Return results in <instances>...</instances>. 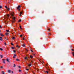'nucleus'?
I'll return each instance as SVG.
<instances>
[{"label": "nucleus", "mask_w": 74, "mask_h": 74, "mask_svg": "<svg viewBox=\"0 0 74 74\" xmlns=\"http://www.w3.org/2000/svg\"><path fill=\"white\" fill-rule=\"evenodd\" d=\"M20 28L21 27V25L20 26Z\"/></svg>", "instance_id": "obj_57"}, {"label": "nucleus", "mask_w": 74, "mask_h": 74, "mask_svg": "<svg viewBox=\"0 0 74 74\" xmlns=\"http://www.w3.org/2000/svg\"><path fill=\"white\" fill-rule=\"evenodd\" d=\"M12 73H14V72H13V71H12Z\"/></svg>", "instance_id": "obj_50"}, {"label": "nucleus", "mask_w": 74, "mask_h": 74, "mask_svg": "<svg viewBox=\"0 0 74 74\" xmlns=\"http://www.w3.org/2000/svg\"><path fill=\"white\" fill-rule=\"evenodd\" d=\"M72 54L73 56L74 57V52H72Z\"/></svg>", "instance_id": "obj_11"}, {"label": "nucleus", "mask_w": 74, "mask_h": 74, "mask_svg": "<svg viewBox=\"0 0 74 74\" xmlns=\"http://www.w3.org/2000/svg\"><path fill=\"white\" fill-rule=\"evenodd\" d=\"M0 50H1V51H3V49L1 48H0Z\"/></svg>", "instance_id": "obj_15"}, {"label": "nucleus", "mask_w": 74, "mask_h": 74, "mask_svg": "<svg viewBox=\"0 0 74 74\" xmlns=\"http://www.w3.org/2000/svg\"><path fill=\"white\" fill-rule=\"evenodd\" d=\"M14 14L13 12H12L11 14V15H12V16H14V14Z\"/></svg>", "instance_id": "obj_9"}, {"label": "nucleus", "mask_w": 74, "mask_h": 74, "mask_svg": "<svg viewBox=\"0 0 74 74\" xmlns=\"http://www.w3.org/2000/svg\"><path fill=\"white\" fill-rule=\"evenodd\" d=\"M1 74H5V73L4 72V71H1Z\"/></svg>", "instance_id": "obj_4"}, {"label": "nucleus", "mask_w": 74, "mask_h": 74, "mask_svg": "<svg viewBox=\"0 0 74 74\" xmlns=\"http://www.w3.org/2000/svg\"><path fill=\"white\" fill-rule=\"evenodd\" d=\"M4 44L5 45H7V44L6 43V42H5Z\"/></svg>", "instance_id": "obj_36"}, {"label": "nucleus", "mask_w": 74, "mask_h": 74, "mask_svg": "<svg viewBox=\"0 0 74 74\" xmlns=\"http://www.w3.org/2000/svg\"><path fill=\"white\" fill-rule=\"evenodd\" d=\"M30 64H29L28 65L29 66H31V65H32V63H31V62H30Z\"/></svg>", "instance_id": "obj_13"}, {"label": "nucleus", "mask_w": 74, "mask_h": 74, "mask_svg": "<svg viewBox=\"0 0 74 74\" xmlns=\"http://www.w3.org/2000/svg\"><path fill=\"white\" fill-rule=\"evenodd\" d=\"M5 61H3V63H5Z\"/></svg>", "instance_id": "obj_46"}, {"label": "nucleus", "mask_w": 74, "mask_h": 74, "mask_svg": "<svg viewBox=\"0 0 74 74\" xmlns=\"http://www.w3.org/2000/svg\"><path fill=\"white\" fill-rule=\"evenodd\" d=\"M25 59L26 60H27V57H25Z\"/></svg>", "instance_id": "obj_7"}, {"label": "nucleus", "mask_w": 74, "mask_h": 74, "mask_svg": "<svg viewBox=\"0 0 74 74\" xmlns=\"http://www.w3.org/2000/svg\"><path fill=\"white\" fill-rule=\"evenodd\" d=\"M2 27H1V25H0V28H1Z\"/></svg>", "instance_id": "obj_51"}, {"label": "nucleus", "mask_w": 74, "mask_h": 74, "mask_svg": "<svg viewBox=\"0 0 74 74\" xmlns=\"http://www.w3.org/2000/svg\"><path fill=\"white\" fill-rule=\"evenodd\" d=\"M11 48H12V49H14V47H12Z\"/></svg>", "instance_id": "obj_29"}, {"label": "nucleus", "mask_w": 74, "mask_h": 74, "mask_svg": "<svg viewBox=\"0 0 74 74\" xmlns=\"http://www.w3.org/2000/svg\"><path fill=\"white\" fill-rule=\"evenodd\" d=\"M1 58H3V55H1Z\"/></svg>", "instance_id": "obj_35"}, {"label": "nucleus", "mask_w": 74, "mask_h": 74, "mask_svg": "<svg viewBox=\"0 0 74 74\" xmlns=\"http://www.w3.org/2000/svg\"><path fill=\"white\" fill-rule=\"evenodd\" d=\"M14 66H13V67H16V65H15V64H14Z\"/></svg>", "instance_id": "obj_18"}, {"label": "nucleus", "mask_w": 74, "mask_h": 74, "mask_svg": "<svg viewBox=\"0 0 74 74\" xmlns=\"http://www.w3.org/2000/svg\"><path fill=\"white\" fill-rule=\"evenodd\" d=\"M1 69H3V67L2 66H1Z\"/></svg>", "instance_id": "obj_44"}, {"label": "nucleus", "mask_w": 74, "mask_h": 74, "mask_svg": "<svg viewBox=\"0 0 74 74\" xmlns=\"http://www.w3.org/2000/svg\"><path fill=\"white\" fill-rule=\"evenodd\" d=\"M31 51H32V52H33V51H32V50H31Z\"/></svg>", "instance_id": "obj_48"}, {"label": "nucleus", "mask_w": 74, "mask_h": 74, "mask_svg": "<svg viewBox=\"0 0 74 74\" xmlns=\"http://www.w3.org/2000/svg\"><path fill=\"white\" fill-rule=\"evenodd\" d=\"M5 38V39H6V40H8V39H7V38Z\"/></svg>", "instance_id": "obj_55"}, {"label": "nucleus", "mask_w": 74, "mask_h": 74, "mask_svg": "<svg viewBox=\"0 0 74 74\" xmlns=\"http://www.w3.org/2000/svg\"><path fill=\"white\" fill-rule=\"evenodd\" d=\"M5 18H7V19H8V18L7 16H5Z\"/></svg>", "instance_id": "obj_24"}, {"label": "nucleus", "mask_w": 74, "mask_h": 74, "mask_svg": "<svg viewBox=\"0 0 74 74\" xmlns=\"http://www.w3.org/2000/svg\"><path fill=\"white\" fill-rule=\"evenodd\" d=\"M0 38L1 39H2L3 38H2V37H0Z\"/></svg>", "instance_id": "obj_45"}, {"label": "nucleus", "mask_w": 74, "mask_h": 74, "mask_svg": "<svg viewBox=\"0 0 74 74\" xmlns=\"http://www.w3.org/2000/svg\"><path fill=\"white\" fill-rule=\"evenodd\" d=\"M23 38V40H25L24 38Z\"/></svg>", "instance_id": "obj_49"}, {"label": "nucleus", "mask_w": 74, "mask_h": 74, "mask_svg": "<svg viewBox=\"0 0 74 74\" xmlns=\"http://www.w3.org/2000/svg\"><path fill=\"white\" fill-rule=\"evenodd\" d=\"M42 62H43V63H44V61H42Z\"/></svg>", "instance_id": "obj_63"}, {"label": "nucleus", "mask_w": 74, "mask_h": 74, "mask_svg": "<svg viewBox=\"0 0 74 74\" xmlns=\"http://www.w3.org/2000/svg\"><path fill=\"white\" fill-rule=\"evenodd\" d=\"M46 73H47V74H48V71H45V73H46Z\"/></svg>", "instance_id": "obj_21"}, {"label": "nucleus", "mask_w": 74, "mask_h": 74, "mask_svg": "<svg viewBox=\"0 0 74 74\" xmlns=\"http://www.w3.org/2000/svg\"><path fill=\"white\" fill-rule=\"evenodd\" d=\"M25 49H26V51H27H27H28V50H27V49L26 48H25Z\"/></svg>", "instance_id": "obj_27"}, {"label": "nucleus", "mask_w": 74, "mask_h": 74, "mask_svg": "<svg viewBox=\"0 0 74 74\" xmlns=\"http://www.w3.org/2000/svg\"><path fill=\"white\" fill-rule=\"evenodd\" d=\"M47 30H48L49 31L50 30V29H47Z\"/></svg>", "instance_id": "obj_42"}, {"label": "nucleus", "mask_w": 74, "mask_h": 74, "mask_svg": "<svg viewBox=\"0 0 74 74\" xmlns=\"http://www.w3.org/2000/svg\"><path fill=\"white\" fill-rule=\"evenodd\" d=\"M72 50L73 51H74V50L73 49H72Z\"/></svg>", "instance_id": "obj_47"}, {"label": "nucleus", "mask_w": 74, "mask_h": 74, "mask_svg": "<svg viewBox=\"0 0 74 74\" xmlns=\"http://www.w3.org/2000/svg\"><path fill=\"white\" fill-rule=\"evenodd\" d=\"M30 58H33V56H32V55H30Z\"/></svg>", "instance_id": "obj_16"}, {"label": "nucleus", "mask_w": 74, "mask_h": 74, "mask_svg": "<svg viewBox=\"0 0 74 74\" xmlns=\"http://www.w3.org/2000/svg\"><path fill=\"white\" fill-rule=\"evenodd\" d=\"M29 70V69H26V70L28 71Z\"/></svg>", "instance_id": "obj_43"}, {"label": "nucleus", "mask_w": 74, "mask_h": 74, "mask_svg": "<svg viewBox=\"0 0 74 74\" xmlns=\"http://www.w3.org/2000/svg\"><path fill=\"white\" fill-rule=\"evenodd\" d=\"M6 60H7V62H10V61H9V60H8V58H7L6 59Z\"/></svg>", "instance_id": "obj_8"}, {"label": "nucleus", "mask_w": 74, "mask_h": 74, "mask_svg": "<svg viewBox=\"0 0 74 74\" xmlns=\"http://www.w3.org/2000/svg\"><path fill=\"white\" fill-rule=\"evenodd\" d=\"M13 52L14 53H15L16 52V51H15V50H13Z\"/></svg>", "instance_id": "obj_26"}, {"label": "nucleus", "mask_w": 74, "mask_h": 74, "mask_svg": "<svg viewBox=\"0 0 74 74\" xmlns=\"http://www.w3.org/2000/svg\"><path fill=\"white\" fill-rule=\"evenodd\" d=\"M8 72L9 73H11V71L10 70H9L8 71Z\"/></svg>", "instance_id": "obj_10"}, {"label": "nucleus", "mask_w": 74, "mask_h": 74, "mask_svg": "<svg viewBox=\"0 0 74 74\" xmlns=\"http://www.w3.org/2000/svg\"><path fill=\"white\" fill-rule=\"evenodd\" d=\"M27 59H28V58H29V57H27Z\"/></svg>", "instance_id": "obj_61"}, {"label": "nucleus", "mask_w": 74, "mask_h": 74, "mask_svg": "<svg viewBox=\"0 0 74 74\" xmlns=\"http://www.w3.org/2000/svg\"><path fill=\"white\" fill-rule=\"evenodd\" d=\"M0 40H1V41H2L3 40V39H0Z\"/></svg>", "instance_id": "obj_41"}, {"label": "nucleus", "mask_w": 74, "mask_h": 74, "mask_svg": "<svg viewBox=\"0 0 74 74\" xmlns=\"http://www.w3.org/2000/svg\"><path fill=\"white\" fill-rule=\"evenodd\" d=\"M0 32H1V30H0Z\"/></svg>", "instance_id": "obj_62"}, {"label": "nucleus", "mask_w": 74, "mask_h": 74, "mask_svg": "<svg viewBox=\"0 0 74 74\" xmlns=\"http://www.w3.org/2000/svg\"><path fill=\"white\" fill-rule=\"evenodd\" d=\"M33 55H34H34H36L34 54H33Z\"/></svg>", "instance_id": "obj_53"}, {"label": "nucleus", "mask_w": 74, "mask_h": 74, "mask_svg": "<svg viewBox=\"0 0 74 74\" xmlns=\"http://www.w3.org/2000/svg\"><path fill=\"white\" fill-rule=\"evenodd\" d=\"M20 29L21 30H22V28L21 27L20 28Z\"/></svg>", "instance_id": "obj_52"}, {"label": "nucleus", "mask_w": 74, "mask_h": 74, "mask_svg": "<svg viewBox=\"0 0 74 74\" xmlns=\"http://www.w3.org/2000/svg\"><path fill=\"white\" fill-rule=\"evenodd\" d=\"M6 32H9V30H6Z\"/></svg>", "instance_id": "obj_38"}, {"label": "nucleus", "mask_w": 74, "mask_h": 74, "mask_svg": "<svg viewBox=\"0 0 74 74\" xmlns=\"http://www.w3.org/2000/svg\"><path fill=\"white\" fill-rule=\"evenodd\" d=\"M3 61H4V60H4V59H3Z\"/></svg>", "instance_id": "obj_56"}, {"label": "nucleus", "mask_w": 74, "mask_h": 74, "mask_svg": "<svg viewBox=\"0 0 74 74\" xmlns=\"http://www.w3.org/2000/svg\"><path fill=\"white\" fill-rule=\"evenodd\" d=\"M14 56L13 57V58H15L16 57V54H14Z\"/></svg>", "instance_id": "obj_3"}, {"label": "nucleus", "mask_w": 74, "mask_h": 74, "mask_svg": "<svg viewBox=\"0 0 74 74\" xmlns=\"http://www.w3.org/2000/svg\"><path fill=\"white\" fill-rule=\"evenodd\" d=\"M22 46L24 47H25V44H23V45H22Z\"/></svg>", "instance_id": "obj_5"}, {"label": "nucleus", "mask_w": 74, "mask_h": 74, "mask_svg": "<svg viewBox=\"0 0 74 74\" xmlns=\"http://www.w3.org/2000/svg\"><path fill=\"white\" fill-rule=\"evenodd\" d=\"M23 36V35H21L20 36V37H22Z\"/></svg>", "instance_id": "obj_32"}, {"label": "nucleus", "mask_w": 74, "mask_h": 74, "mask_svg": "<svg viewBox=\"0 0 74 74\" xmlns=\"http://www.w3.org/2000/svg\"><path fill=\"white\" fill-rule=\"evenodd\" d=\"M0 36H2V37H3L4 36V35H3V34H0Z\"/></svg>", "instance_id": "obj_14"}, {"label": "nucleus", "mask_w": 74, "mask_h": 74, "mask_svg": "<svg viewBox=\"0 0 74 74\" xmlns=\"http://www.w3.org/2000/svg\"><path fill=\"white\" fill-rule=\"evenodd\" d=\"M13 20L12 21V22L14 23L15 21V17H13L12 18Z\"/></svg>", "instance_id": "obj_1"}, {"label": "nucleus", "mask_w": 74, "mask_h": 74, "mask_svg": "<svg viewBox=\"0 0 74 74\" xmlns=\"http://www.w3.org/2000/svg\"><path fill=\"white\" fill-rule=\"evenodd\" d=\"M9 33H6L5 34V35H6V36H7V35H8Z\"/></svg>", "instance_id": "obj_19"}, {"label": "nucleus", "mask_w": 74, "mask_h": 74, "mask_svg": "<svg viewBox=\"0 0 74 74\" xmlns=\"http://www.w3.org/2000/svg\"><path fill=\"white\" fill-rule=\"evenodd\" d=\"M2 8V7L1 6H0V8Z\"/></svg>", "instance_id": "obj_37"}, {"label": "nucleus", "mask_w": 74, "mask_h": 74, "mask_svg": "<svg viewBox=\"0 0 74 74\" xmlns=\"http://www.w3.org/2000/svg\"><path fill=\"white\" fill-rule=\"evenodd\" d=\"M19 72H21L22 71V70H21L20 69H19Z\"/></svg>", "instance_id": "obj_22"}, {"label": "nucleus", "mask_w": 74, "mask_h": 74, "mask_svg": "<svg viewBox=\"0 0 74 74\" xmlns=\"http://www.w3.org/2000/svg\"><path fill=\"white\" fill-rule=\"evenodd\" d=\"M42 13H44V12H42Z\"/></svg>", "instance_id": "obj_59"}, {"label": "nucleus", "mask_w": 74, "mask_h": 74, "mask_svg": "<svg viewBox=\"0 0 74 74\" xmlns=\"http://www.w3.org/2000/svg\"><path fill=\"white\" fill-rule=\"evenodd\" d=\"M18 67H19V68H20V69H21V66H18Z\"/></svg>", "instance_id": "obj_39"}, {"label": "nucleus", "mask_w": 74, "mask_h": 74, "mask_svg": "<svg viewBox=\"0 0 74 74\" xmlns=\"http://www.w3.org/2000/svg\"><path fill=\"white\" fill-rule=\"evenodd\" d=\"M19 16H21V14H20L19 15Z\"/></svg>", "instance_id": "obj_54"}, {"label": "nucleus", "mask_w": 74, "mask_h": 74, "mask_svg": "<svg viewBox=\"0 0 74 74\" xmlns=\"http://www.w3.org/2000/svg\"><path fill=\"white\" fill-rule=\"evenodd\" d=\"M21 8V5H18V7H17V8L18 10L19 11H20V9L19 8Z\"/></svg>", "instance_id": "obj_2"}, {"label": "nucleus", "mask_w": 74, "mask_h": 74, "mask_svg": "<svg viewBox=\"0 0 74 74\" xmlns=\"http://www.w3.org/2000/svg\"><path fill=\"white\" fill-rule=\"evenodd\" d=\"M1 55H0V57H1Z\"/></svg>", "instance_id": "obj_64"}, {"label": "nucleus", "mask_w": 74, "mask_h": 74, "mask_svg": "<svg viewBox=\"0 0 74 74\" xmlns=\"http://www.w3.org/2000/svg\"><path fill=\"white\" fill-rule=\"evenodd\" d=\"M16 47H18V48H20V47L19 46H18V45L16 46Z\"/></svg>", "instance_id": "obj_20"}, {"label": "nucleus", "mask_w": 74, "mask_h": 74, "mask_svg": "<svg viewBox=\"0 0 74 74\" xmlns=\"http://www.w3.org/2000/svg\"><path fill=\"white\" fill-rule=\"evenodd\" d=\"M31 60L32 63V62H33V60Z\"/></svg>", "instance_id": "obj_23"}, {"label": "nucleus", "mask_w": 74, "mask_h": 74, "mask_svg": "<svg viewBox=\"0 0 74 74\" xmlns=\"http://www.w3.org/2000/svg\"><path fill=\"white\" fill-rule=\"evenodd\" d=\"M0 34H1V33H0Z\"/></svg>", "instance_id": "obj_60"}, {"label": "nucleus", "mask_w": 74, "mask_h": 74, "mask_svg": "<svg viewBox=\"0 0 74 74\" xmlns=\"http://www.w3.org/2000/svg\"><path fill=\"white\" fill-rule=\"evenodd\" d=\"M16 61H19V62L20 61V60L18 58L16 59Z\"/></svg>", "instance_id": "obj_6"}, {"label": "nucleus", "mask_w": 74, "mask_h": 74, "mask_svg": "<svg viewBox=\"0 0 74 74\" xmlns=\"http://www.w3.org/2000/svg\"><path fill=\"white\" fill-rule=\"evenodd\" d=\"M7 7V6H5V7L6 8V9L8 8Z\"/></svg>", "instance_id": "obj_28"}, {"label": "nucleus", "mask_w": 74, "mask_h": 74, "mask_svg": "<svg viewBox=\"0 0 74 74\" xmlns=\"http://www.w3.org/2000/svg\"><path fill=\"white\" fill-rule=\"evenodd\" d=\"M49 71H50V69H49Z\"/></svg>", "instance_id": "obj_58"}, {"label": "nucleus", "mask_w": 74, "mask_h": 74, "mask_svg": "<svg viewBox=\"0 0 74 74\" xmlns=\"http://www.w3.org/2000/svg\"><path fill=\"white\" fill-rule=\"evenodd\" d=\"M49 36H51V34L50 33H48Z\"/></svg>", "instance_id": "obj_30"}, {"label": "nucleus", "mask_w": 74, "mask_h": 74, "mask_svg": "<svg viewBox=\"0 0 74 74\" xmlns=\"http://www.w3.org/2000/svg\"><path fill=\"white\" fill-rule=\"evenodd\" d=\"M10 1H11V0H9V3H10Z\"/></svg>", "instance_id": "obj_40"}, {"label": "nucleus", "mask_w": 74, "mask_h": 74, "mask_svg": "<svg viewBox=\"0 0 74 74\" xmlns=\"http://www.w3.org/2000/svg\"><path fill=\"white\" fill-rule=\"evenodd\" d=\"M11 45H14V44L12 43H11Z\"/></svg>", "instance_id": "obj_33"}, {"label": "nucleus", "mask_w": 74, "mask_h": 74, "mask_svg": "<svg viewBox=\"0 0 74 74\" xmlns=\"http://www.w3.org/2000/svg\"><path fill=\"white\" fill-rule=\"evenodd\" d=\"M7 16H8V17H9L10 16H9V14H8L7 15Z\"/></svg>", "instance_id": "obj_31"}, {"label": "nucleus", "mask_w": 74, "mask_h": 74, "mask_svg": "<svg viewBox=\"0 0 74 74\" xmlns=\"http://www.w3.org/2000/svg\"><path fill=\"white\" fill-rule=\"evenodd\" d=\"M18 22H21V20H18Z\"/></svg>", "instance_id": "obj_34"}, {"label": "nucleus", "mask_w": 74, "mask_h": 74, "mask_svg": "<svg viewBox=\"0 0 74 74\" xmlns=\"http://www.w3.org/2000/svg\"><path fill=\"white\" fill-rule=\"evenodd\" d=\"M22 12H21L20 13V14H22Z\"/></svg>", "instance_id": "obj_17"}, {"label": "nucleus", "mask_w": 74, "mask_h": 74, "mask_svg": "<svg viewBox=\"0 0 74 74\" xmlns=\"http://www.w3.org/2000/svg\"><path fill=\"white\" fill-rule=\"evenodd\" d=\"M12 40H14V39H15V37H12Z\"/></svg>", "instance_id": "obj_12"}, {"label": "nucleus", "mask_w": 74, "mask_h": 74, "mask_svg": "<svg viewBox=\"0 0 74 74\" xmlns=\"http://www.w3.org/2000/svg\"><path fill=\"white\" fill-rule=\"evenodd\" d=\"M7 9L8 11H9L10 10V8H7Z\"/></svg>", "instance_id": "obj_25"}]
</instances>
